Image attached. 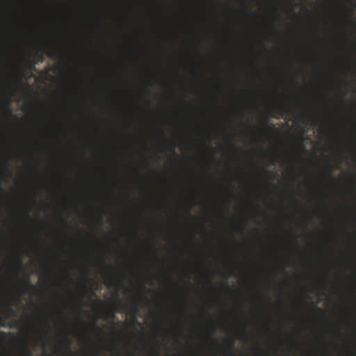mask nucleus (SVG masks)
<instances>
[{
    "label": "nucleus",
    "mask_w": 356,
    "mask_h": 356,
    "mask_svg": "<svg viewBox=\"0 0 356 356\" xmlns=\"http://www.w3.org/2000/svg\"><path fill=\"white\" fill-rule=\"evenodd\" d=\"M23 287L24 293H29V289L35 288V286L31 283L29 277H28L26 280L23 283Z\"/></svg>",
    "instance_id": "nucleus-2"
},
{
    "label": "nucleus",
    "mask_w": 356,
    "mask_h": 356,
    "mask_svg": "<svg viewBox=\"0 0 356 356\" xmlns=\"http://www.w3.org/2000/svg\"><path fill=\"white\" fill-rule=\"evenodd\" d=\"M213 331L214 332H216V329H215V328H213Z\"/></svg>",
    "instance_id": "nucleus-26"
},
{
    "label": "nucleus",
    "mask_w": 356,
    "mask_h": 356,
    "mask_svg": "<svg viewBox=\"0 0 356 356\" xmlns=\"http://www.w3.org/2000/svg\"><path fill=\"white\" fill-rule=\"evenodd\" d=\"M111 317H112V318H115V313H114V312H113V313H112V314H111Z\"/></svg>",
    "instance_id": "nucleus-17"
},
{
    "label": "nucleus",
    "mask_w": 356,
    "mask_h": 356,
    "mask_svg": "<svg viewBox=\"0 0 356 356\" xmlns=\"http://www.w3.org/2000/svg\"><path fill=\"white\" fill-rule=\"evenodd\" d=\"M266 174L269 176H275V174L272 171H266Z\"/></svg>",
    "instance_id": "nucleus-11"
},
{
    "label": "nucleus",
    "mask_w": 356,
    "mask_h": 356,
    "mask_svg": "<svg viewBox=\"0 0 356 356\" xmlns=\"http://www.w3.org/2000/svg\"><path fill=\"white\" fill-rule=\"evenodd\" d=\"M102 266H103V270L104 272H107L108 271V267L106 266V264L105 262H102Z\"/></svg>",
    "instance_id": "nucleus-10"
},
{
    "label": "nucleus",
    "mask_w": 356,
    "mask_h": 356,
    "mask_svg": "<svg viewBox=\"0 0 356 356\" xmlns=\"http://www.w3.org/2000/svg\"><path fill=\"white\" fill-rule=\"evenodd\" d=\"M353 184L356 186V176H354L352 179Z\"/></svg>",
    "instance_id": "nucleus-12"
},
{
    "label": "nucleus",
    "mask_w": 356,
    "mask_h": 356,
    "mask_svg": "<svg viewBox=\"0 0 356 356\" xmlns=\"http://www.w3.org/2000/svg\"><path fill=\"white\" fill-rule=\"evenodd\" d=\"M25 353L26 356H33L31 350L28 347L25 348Z\"/></svg>",
    "instance_id": "nucleus-6"
},
{
    "label": "nucleus",
    "mask_w": 356,
    "mask_h": 356,
    "mask_svg": "<svg viewBox=\"0 0 356 356\" xmlns=\"http://www.w3.org/2000/svg\"><path fill=\"white\" fill-rule=\"evenodd\" d=\"M8 309L9 310V312L13 314V315H16V312H15V310L13 309V307L11 305H9L8 307Z\"/></svg>",
    "instance_id": "nucleus-7"
},
{
    "label": "nucleus",
    "mask_w": 356,
    "mask_h": 356,
    "mask_svg": "<svg viewBox=\"0 0 356 356\" xmlns=\"http://www.w3.org/2000/svg\"><path fill=\"white\" fill-rule=\"evenodd\" d=\"M71 343H72L71 341L68 340V344L67 345H68L69 347H70Z\"/></svg>",
    "instance_id": "nucleus-16"
},
{
    "label": "nucleus",
    "mask_w": 356,
    "mask_h": 356,
    "mask_svg": "<svg viewBox=\"0 0 356 356\" xmlns=\"http://www.w3.org/2000/svg\"><path fill=\"white\" fill-rule=\"evenodd\" d=\"M91 326H92V327L93 329H96V330H99V328L98 327V326H97V323H96V322H95V321H94V322L92 323Z\"/></svg>",
    "instance_id": "nucleus-9"
},
{
    "label": "nucleus",
    "mask_w": 356,
    "mask_h": 356,
    "mask_svg": "<svg viewBox=\"0 0 356 356\" xmlns=\"http://www.w3.org/2000/svg\"><path fill=\"white\" fill-rule=\"evenodd\" d=\"M328 172H329V175H331L332 170H331V169H329Z\"/></svg>",
    "instance_id": "nucleus-20"
},
{
    "label": "nucleus",
    "mask_w": 356,
    "mask_h": 356,
    "mask_svg": "<svg viewBox=\"0 0 356 356\" xmlns=\"http://www.w3.org/2000/svg\"><path fill=\"white\" fill-rule=\"evenodd\" d=\"M268 121V118L267 117V118L265 119V123H266V124H267Z\"/></svg>",
    "instance_id": "nucleus-19"
},
{
    "label": "nucleus",
    "mask_w": 356,
    "mask_h": 356,
    "mask_svg": "<svg viewBox=\"0 0 356 356\" xmlns=\"http://www.w3.org/2000/svg\"><path fill=\"white\" fill-rule=\"evenodd\" d=\"M46 325L49 327V324L48 323H46Z\"/></svg>",
    "instance_id": "nucleus-24"
},
{
    "label": "nucleus",
    "mask_w": 356,
    "mask_h": 356,
    "mask_svg": "<svg viewBox=\"0 0 356 356\" xmlns=\"http://www.w3.org/2000/svg\"><path fill=\"white\" fill-rule=\"evenodd\" d=\"M154 356H160L159 353L157 352L154 353Z\"/></svg>",
    "instance_id": "nucleus-14"
},
{
    "label": "nucleus",
    "mask_w": 356,
    "mask_h": 356,
    "mask_svg": "<svg viewBox=\"0 0 356 356\" xmlns=\"http://www.w3.org/2000/svg\"><path fill=\"white\" fill-rule=\"evenodd\" d=\"M106 350H110V347H108H108L106 348Z\"/></svg>",
    "instance_id": "nucleus-23"
},
{
    "label": "nucleus",
    "mask_w": 356,
    "mask_h": 356,
    "mask_svg": "<svg viewBox=\"0 0 356 356\" xmlns=\"http://www.w3.org/2000/svg\"><path fill=\"white\" fill-rule=\"evenodd\" d=\"M6 111H7L8 114L9 115V116L15 118H17V115H13V111H12V108H11L10 103H7L6 104Z\"/></svg>",
    "instance_id": "nucleus-5"
},
{
    "label": "nucleus",
    "mask_w": 356,
    "mask_h": 356,
    "mask_svg": "<svg viewBox=\"0 0 356 356\" xmlns=\"http://www.w3.org/2000/svg\"><path fill=\"white\" fill-rule=\"evenodd\" d=\"M318 311L321 313L323 312V311L320 308H318Z\"/></svg>",
    "instance_id": "nucleus-21"
},
{
    "label": "nucleus",
    "mask_w": 356,
    "mask_h": 356,
    "mask_svg": "<svg viewBox=\"0 0 356 356\" xmlns=\"http://www.w3.org/2000/svg\"><path fill=\"white\" fill-rule=\"evenodd\" d=\"M229 355L230 356H235L232 351H229Z\"/></svg>",
    "instance_id": "nucleus-18"
},
{
    "label": "nucleus",
    "mask_w": 356,
    "mask_h": 356,
    "mask_svg": "<svg viewBox=\"0 0 356 356\" xmlns=\"http://www.w3.org/2000/svg\"><path fill=\"white\" fill-rule=\"evenodd\" d=\"M40 60L42 61L43 60V57L42 56H40Z\"/></svg>",
    "instance_id": "nucleus-22"
},
{
    "label": "nucleus",
    "mask_w": 356,
    "mask_h": 356,
    "mask_svg": "<svg viewBox=\"0 0 356 356\" xmlns=\"http://www.w3.org/2000/svg\"><path fill=\"white\" fill-rule=\"evenodd\" d=\"M233 345H234L233 343L230 344L231 348L233 347Z\"/></svg>",
    "instance_id": "nucleus-25"
},
{
    "label": "nucleus",
    "mask_w": 356,
    "mask_h": 356,
    "mask_svg": "<svg viewBox=\"0 0 356 356\" xmlns=\"http://www.w3.org/2000/svg\"><path fill=\"white\" fill-rule=\"evenodd\" d=\"M138 311H139V302L138 300H136L134 302L133 312L131 313L135 322L136 321V317H137Z\"/></svg>",
    "instance_id": "nucleus-3"
},
{
    "label": "nucleus",
    "mask_w": 356,
    "mask_h": 356,
    "mask_svg": "<svg viewBox=\"0 0 356 356\" xmlns=\"http://www.w3.org/2000/svg\"><path fill=\"white\" fill-rule=\"evenodd\" d=\"M9 327H10V328H17V323L16 322H15V323H10L9 324Z\"/></svg>",
    "instance_id": "nucleus-8"
},
{
    "label": "nucleus",
    "mask_w": 356,
    "mask_h": 356,
    "mask_svg": "<svg viewBox=\"0 0 356 356\" xmlns=\"http://www.w3.org/2000/svg\"><path fill=\"white\" fill-rule=\"evenodd\" d=\"M290 108L288 104L278 105L270 113V117L279 119L283 114H289Z\"/></svg>",
    "instance_id": "nucleus-1"
},
{
    "label": "nucleus",
    "mask_w": 356,
    "mask_h": 356,
    "mask_svg": "<svg viewBox=\"0 0 356 356\" xmlns=\"http://www.w3.org/2000/svg\"><path fill=\"white\" fill-rule=\"evenodd\" d=\"M96 354H97V356H101L102 355V353L100 352H99V351H97L96 353Z\"/></svg>",
    "instance_id": "nucleus-13"
},
{
    "label": "nucleus",
    "mask_w": 356,
    "mask_h": 356,
    "mask_svg": "<svg viewBox=\"0 0 356 356\" xmlns=\"http://www.w3.org/2000/svg\"><path fill=\"white\" fill-rule=\"evenodd\" d=\"M355 9H356V6H355V8L350 10L351 14L355 11Z\"/></svg>",
    "instance_id": "nucleus-15"
},
{
    "label": "nucleus",
    "mask_w": 356,
    "mask_h": 356,
    "mask_svg": "<svg viewBox=\"0 0 356 356\" xmlns=\"http://www.w3.org/2000/svg\"><path fill=\"white\" fill-rule=\"evenodd\" d=\"M47 55L52 58L60 57V54L55 49H49L47 52Z\"/></svg>",
    "instance_id": "nucleus-4"
}]
</instances>
